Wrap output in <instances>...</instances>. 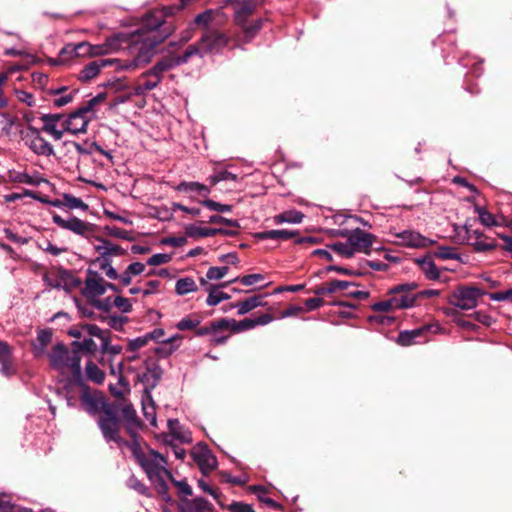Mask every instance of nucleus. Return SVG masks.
Here are the masks:
<instances>
[{"label":"nucleus","mask_w":512,"mask_h":512,"mask_svg":"<svg viewBox=\"0 0 512 512\" xmlns=\"http://www.w3.org/2000/svg\"><path fill=\"white\" fill-rule=\"evenodd\" d=\"M73 349L80 352L94 353L97 350V344L92 338H84L82 341H74L72 344Z\"/></svg>","instance_id":"6e6d98bb"},{"label":"nucleus","mask_w":512,"mask_h":512,"mask_svg":"<svg viewBox=\"0 0 512 512\" xmlns=\"http://www.w3.org/2000/svg\"><path fill=\"white\" fill-rule=\"evenodd\" d=\"M227 323L228 322H227L226 318H221V319L212 321L205 326H202L199 328L197 327L195 334L197 336H205V335L212 336L213 332H216L217 329L219 330V329H222L223 327H226Z\"/></svg>","instance_id":"09e8293b"},{"label":"nucleus","mask_w":512,"mask_h":512,"mask_svg":"<svg viewBox=\"0 0 512 512\" xmlns=\"http://www.w3.org/2000/svg\"><path fill=\"white\" fill-rule=\"evenodd\" d=\"M120 59H97L86 64L79 72L78 79L81 82H89L99 75L101 70L107 66H114L115 69Z\"/></svg>","instance_id":"6ab92c4d"},{"label":"nucleus","mask_w":512,"mask_h":512,"mask_svg":"<svg viewBox=\"0 0 512 512\" xmlns=\"http://www.w3.org/2000/svg\"><path fill=\"white\" fill-rule=\"evenodd\" d=\"M333 235L346 238L353 252L369 254L376 240L375 235L360 229L357 225L352 228H338L333 230Z\"/></svg>","instance_id":"423d86ee"},{"label":"nucleus","mask_w":512,"mask_h":512,"mask_svg":"<svg viewBox=\"0 0 512 512\" xmlns=\"http://www.w3.org/2000/svg\"><path fill=\"white\" fill-rule=\"evenodd\" d=\"M474 210L478 214L479 221L483 226L492 228L504 225L505 219L503 216L494 215L482 206H475Z\"/></svg>","instance_id":"2f4dec72"},{"label":"nucleus","mask_w":512,"mask_h":512,"mask_svg":"<svg viewBox=\"0 0 512 512\" xmlns=\"http://www.w3.org/2000/svg\"><path fill=\"white\" fill-rule=\"evenodd\" d=\"M332 220L335 224L339 225V228H352L360 222L359 217L345 214H335Z\"/></svg>","instance_id":"3c124183"},{"label":"nucleus","mask_w":512,"mask_h":512,"mask_svg":"<svg viewBox=\"0 0 512 512\" xmlns=\"http://www.w3.org/2000/svg\"><path fill=\"white\" fill-rule=\"evenodd\" d=\"M106 292V281L96 271L87 270L86 279L82 288V295L90 302L104 295Z\"/></svg>","instance_id":"dca6fc26"},{"label":"nucleus","mask_w":512,"mask_h":512,"mask_svg":"<svg viewBox=\"0 0 512 512\" xmlns=\"http://www.w3.org/2000/svg\"><path fill=\"white\" fill-rule=\"evenodd\" d=\"M78 384L81 405L88 414L100 415L107 407L112 406V404L107 403L100 394L92 392L91 389L83 383L82 378Z\"/></svg>","instance_id":"f8f14e48"},{"label":"nucleus","mask_w":512,"mask_h":512,"mask_svg":"<svg viewBox=\"0 0 512 512\" xmlns=\"http://www.w3.org/2000/svg\"><path fill=\"white\" fill-rule=\"evenodd\" d=\"M229 270L230 268L227 265L221 267H210L206 272V278H201L200 283L204 286L207 284L208 280H220L228 274Z\"/></svg>","instance_id":"de8ad7c7"},{"label":"nucleus","mask_w":512,"mask_h":512,"mask_svg":"<svg viewBox=\"0 0 512 512\" xmlns=\"http://www.w3.org/2000/svg\"><path fill=\"white\" fill-rule=\"evenodd\" d=\"M128 487L138 492L140 495L150 497L151 492L150 489L139 479L136 477H131L128 480Z\"/></svg>","instance_id":"69168bd1"},{"label":"nucleus","mask_w":512,"mask_h":512,"mask_svg":"<svg viewBox=\"0 0 512 512\" xmlns=\"http://www.w3.org/2000/svg\"><path fill=\"white\" fill-rule=\"evenodd\" d=\"M254 237L259 240H289L292 238L295 239V243L302 244V243H314L315 240L313 237H299L297 231L287 230V229H280V230H268V231H262L255 233Z\"/></svg>","instance_id":"aec40b11"},{"label":"nucleus","mask_w":512,"mask_h":512,"mask_svg":"<svg viewBox=\"0 0 512 512\" xmlns=\"http://www.w3.org/2000/svg\"><path fill=\"white\" fill-rule=\"evenodd\" d=\"M224 508L230 512H255L252 505L240 501H233L229 505H225Z\"/></svg>","instance_id":"774afa93"},{"label":"nucleus","mask_w":512,"mask_h":512,"mask_svg":"<svg viewBox=\"0 0 512 512\" xmlns=\"http://www.w3.org/2000/svg\"><path fill=\"white\" fill-rule=\"evenodd\" d=\"M205 53H203L200 40L196 44H192L186 48L184 53L182 55H168L165 56V60L168 62V64H171V68H175L179 65H182L186 63L192 56L200 55L203 56Z\"/></svg>","instance_id":"a878e982"},{"label":"nucleus","mask_w":512,"mask_h":512,"mask_svg":"<svg viewBox=\"0 0 512 512\" xmlns=\"http://www.w3.org/2000/svg\"><path fill=\"white\" fill-rule=\"evenodd\" d=\"M162 376V371L160 367L154 366L152 368H148L145 373L141 376V381L150 386V388H154L159 382Z\"/></svg>","instance_id":"8fccbe9b"},{"label":"nucleus","mask_w":512,"mask_h":512,"mask_svg":"<svg viewBox=\"0 0 512 512\" xmlns=\"http://www.w3.org/2000/svg\"><path fill=\"white\" fill-rule=\"evenodd\" d=\"M181 512H213L212 503L202 497L193 499H182L180 504Z\"/></svg>","instance_id":"bb28decb"},{"label":"nucleus","mask_w":512,"mask_h":512,"mask_svg":"<svg viewBox=\"0 0 512 512\" xmlns=\"http://www.w3.org/2000/svg\"><path fill=\"white\" fill-rule=\"evenodd\" d=\"M256 0H243L239 1L234 8V21L238 26H244L247 23L248 17L253 14L256 9Z\"/></svg>","instance_id":"c85d7f7f"},{"label":"nucleus","mask_w":512,"mask_h":512,"mask_svg":"<svg viewBox=\"0 0 512 512\" xmlns=\"http://www.w3.org/2000/svg\"><path fill=\"white\" fill-rule=\"evenodd\" d=\"M40 120L43 123L41 131L47 133L56 141L63 137L65 133L64 127L62 126V121L64 120L63 114H43Z\"/></svg>","instance_id":"4be33fe9"},{"label":"nucleus","mask_w":512,"mask_h":512,"mask_svg":"<svg viewBox=\"0 0 512 512\" xmlns=\"http://www.w3.org/2000/svg\"><path fill=\"white\" fill-rule=\"evenodd\" d=\"M326 292L328 294H333L338 291H344L349 289L352 286V282L343 281V280H332L329 282H325Z\"/></svg>","instance_id":"052dcab7"},{"label":"nucleus","mask_w":512,"mask_h":512,"mask_svg":"<svg viewBox=\"0 0 512 512\" xmlns=\"http://www.w3.org/2000/svg\"><path fill=\"white\" fill-rule=\"evenodd\" d=\"M465 232L466 243L473 247L476 252H487L497 247L496 239L485 235L478 229H473L467 220L462 227Z\"/></svg>","instance_id":"4468645a"},{"label":"nucleus","mask_w":512,"mask_h":512,"mask_svg":"<svg viewBox=\"0 0 512 512\" xmlns=\"http://www.w3.org/2000/svg\"><path fill=\"white\" fill-rule=\"evenodd\" d=\"M129 450L158 495L165 502H170L172 499L167 478H171V471L168 469L167 458L147 445H141L140 440L131 441Z\"/></svg>","instance_id":"f257e3e1"},{"label":"nucleus","mask_w":512,"mask_h":512,"mask_svg":"<svg viewBox=\"0 0 512 512\" xmlns=\"http://www.w3.org/2000/svg\"><path fill=\"white\" fill-rule=\"evenodd\" d=\"M265 296H267V294L254 295L252 297L246 298L243 301L234 304L233 307L237 308L238 315H245L257 307L264 306L266 304L263 301Z\"/></svg>","instance_id":"473e14b6"},{"label":"nucleus","mask_w":512,"mask_h":512,"mask_svg":"<svg viewBox=\"0 0 512 512\" xmlns=\"http://www.w3.org/2000/svg\"><path fill=\"white\" fill-rule=\"evenodd\" d=\"M305 215L296 209H290L283 211L282 213H279L273 217V222L276 225H280L283 223H290V224H299L303 221Z\"/></svg>","instance_id":"c9c22d12"},{"label":"nucleus","mask_w":512,"mask_h":512,"mask_svg":"<svg viewBox=\"0 0 512 512\" xmlns=\"http://www.w3.org/2000/svg\"><path fill=\"white\" fill-rule=\"evenodd\" d=\"M124 41L123 35H114L112 37L106 38L103 42L105 49H107V55L117 52L122 47V42Z\"/></svg>","instance_id":"bf43d9fd"},{"label":"nucleus","mask_w":512,"mask_h":512,"mask_svg":"<svg viewBox=\"0 0 512 512\" xmlns=\"http://www.w3.org/2000/svg\"><path fill=\"white\" fill-rule=\"evenodd\" d=\"M198 487L205 493L211 495L217 502V504L221 507H225V503L223 501V494L216 488H212L206 481L200 479L198 480Z\"/></svg>","instance_id":"603ef678"},{"label":"nucleus","mask_w":512,"mask_h":512,"mask_svg":"<svg viewBox=\"0 0 512 512\" xmlns=\"http://www.w3.org/2000/svg\"><path fill=\"white\" fill-rule=\"evenodd\" d=\"M77 392H79V384L72 377H67L65 384L61 388V394L64 395L67 405L74 407L77 402Z\"/></svg>","instance_id":"f704fd0d"},{"label":"nucleus","mask_w":512,"mask_h":512,"mask_svg":"<svg viewBox=\"0 0 512 512\" xmlns=\"http://www.w3.org/2000/svg\"><path fill=\"white\" fill-rule=\"evenodd\" d=\"M230 41L225 33L208 30L200 38V45L203 53H218L224 49Z\"/></svg>","instance_id":"a211bd4d"},{"label":"nucleus","mask_w":512,"mask_h":512,"mask_svg":"<svg viewBox=\"0 0 512 512\" xmlns=\"http://www.w3.org/2000/svg\"><path fill=\"white\" fill-rule=\"evenodd\" d=\"M432 327V325H424L416 329L401 331L397 336V343L401 346H411L425 342L427 333Z\"/></svg>","instance_id":"5701e85b"},{"label":"nucleus","mask_w":512,"mask_h":512,"mask_svg":"<svg viewBox=\"0 0 512 512\" xmlns=\"http://www.w3.org/2000/svg\"><path fill=\"white\" fill-rule=\"evenodd\" d=\"M85 373L88 380L95 384H102L105 380V373L92 361H89L85 366Z\"/></svg>","instance_id":"49530a36"},{"label":"nucleus","mask_w":512,"mask_h":512,"mask_svg":"<svg viewBox=\"0 0 512 512\" xmlns=\"http://www.w3.org/2000/svg\"><path fill=\"white\" fill-rule=\"evenodd\" d=\"M328 247L343 258H352L355 255L347 240L345 242L333 243Z\"/></svg>","instance_id":"5fc2aeb1"},{"label":"nucleus","mask_w":512,"mask_h":512,"mask_svg":"<svg viewBox=\"0 0 512 512\" xmlns=\"http://www.w3.org/2000/svg\"><path fill=\"white\" fill-rule=\"evenodd\" d=\"M94 248L99 254V257L109 258V256H117L123 253V249L119 245L106 239H99V243L96 244Z\"/></svg>","instance_id":"e433bc0d"},{"label":"nucleus","mask_w":512,"mask_h":512,"mask_svg":"<svg viewBox=\"0 0 512 512\" xmlns=\"http://www.w3.org/2000/svg\"><path fill=\"white\" fill-rule=\"evenodd\" d=\"M168 427H169V430L171 432V434L173 435L174 438L182 441V442H189L190 441V436L189 435H185L184 433L181 432V428H180V424H179V421L177 419H170L168 420Z\"/></svg>","instance_id":"680f3d73"},{"label":"nucleus","mask_w":512,"mask_h":512,"mask_svg":"<svg viewBox=\"0 0 512 512\" xmlns=\"http://www.w3.org/2000/svg\"><path fill=\"white\" fill-rule=\"evenodd\" d=\"M104 100V95L99 94L90 99L84 106L80 107L68 117H64L62 126L65 132L77 135L79 133H85L87 126L90 121L89 114H93L94 107Z\"/></svg>","instance_id":"39448f33"},{"label":"nucleus","mask_w":512,"mask_h":512,"mask_svg":"<svg viewBox=\"0 0 512 512\" xmlns=\"http://www.w3.org/2000/svg\"><path fill=\"white\" fill-rule=\"evenodd\" d=\"M21 137L34 154L46 157L54 154L53 146L41 135V130L29 125L21 132Z\"/></svg>","instance_id":"9d476101"},{"label":"nucleus","mask_w":512,"mask_h":512,"mask_svg":"<svg viewBox=\"0 0 512 512\" xmlns=\"http://www.w3.org/2000/svg\"><path fill=\"white\" fill-rule=\"evenodd\" d=\"M19 183L27 184L31 186H39L45 180L39 174L30 175L28 173H20L17 176Z\"/></svg>","instance_id":"0e129e2a"},{"label":"nucleus","mask_w":512,"mask_h":512,"mask_svg":"<svg viewBox=\"0 0 512 512\" xmlns=\"http://www.w3.org/2000/svg\"><path fill=\"white\" fill-rule=\"evenodd\" d=\"M395 302V299L391 295L390 298L386 300H382L372 304L371 309L376 312H392L398 310Z\"/></svg>","instance_id":"13d9d810"},{"label":"nucleus","mask_w":512,"mask_h":512,"mask_svg":"<svg viewBox=\"0 0 512 512\" xmlns=\"http://www.w3.org/2000/svg\"><path fill=\"white\" fill-rule=\"evenodd\" d=\"M229 283H231V282L229 281V282L223 283L219 286H211L208 289L209 293H208V297L206 299L207 305L216 306L221 301L230 299V295H228L220 290V288L227 287Z\"/></svg>","instance_id":"58836bf2"},{"label":"nucleus","mask_w":512,"mask_h":512,"mask_svg":"<svg viewBox=\"0 0 512 512\" xmlns=\"http://www.w3.org/2000/svg\"><path fill=\"white\" fill-rule=\"evenodd\" d=\"M46 286L54 289H63L67 292L79 287L81 281L70 270L62 267H52L43 275Z\"/></svg>","instance_id":"6e6552de"},{"label":"nucleus","mask_w":512,"mask_h":512,"mask_svg":"<svg viewBox=\"0 0 512 512\" xmlns=\"http://www.w3.org/2000/svg\"><path fill=\"white\" fill-rule=\"evenodd\" d=\"M164 41V36L143 37L133 34L129 43L130 60H120L116 71H133L146 65L155 54L156 47Z\"/></svg>","instance_id":"f03ea898"},{"label":"nucleus","mask_w":512,"mask_h":512,"mask_svg":"<svg viewBox=\"0 0 512 512\" xmlns=\"http://www.w3.org/2000/svg\"><path fill=\"white\" fill-rule=\"evenodd\" d=\"M63 203L64 207H67L71 210L80 209L86 211L89 208L88 204L83 202L82 199L67 193L63 194Z\"/></svg>","instance_id":"864d4df0"},{"label":"nucleus","mask_w":512,"mask_h":512,"mask_svg":"<svg viewBox=\"0 0 512 512\" xmlns=\"http://www.w3.org/2000/svg\"><path fill=\"white\" fill-rule=\"evenodd\" d=\"M50 367L59 372L63 377H72L80 382L82 377L81 356L78 351L69 350L63 343L53 346L48 354Z\"/></svg>","instance_id":"7ed1b4c3"},{"label":"nucleus","mask_w":512,"mask_h":512,"mask_svg":"<svg viewBox=\"0 0 512 512\" xmlns=\"http://www.w3.org/2000/svg\"><path fill=\"white\" fill-rule=\"evenodd\" d=\"M171 64L163 57L148 71L142 73L137 80L134 91L135 94L145 95L148 91L153 90L161 82L165 72L171 70Z\"/></svg>","instance_id":"0eeeda50"},{"label":"nucleus","mask_w":512,"mask_h":512,"mask_svg":"<svg viewBox=\"0 0 512 512\" xmlns=\"http://www.w3.org/2000/svg\"><path fill=\"white\" fill-rule=\"evenodd\" d=\"M83 331L89 336L100 340V349H107V340L110 335L109 330H103L95 324H87L83 326Z\"/></svg>","instance_id":"ea45409f"},{"label":"nucleus","mask_w":512,"mask_h":512,"mask_svg":"<svg viewBox=\"0 0 512 512\" xmlns=\"http://www.w3.org/2000/svg\"><path fill=\"white\" fill-rule=\"evenodd\" d=\"M417 288L416 283L397 285L389 290V294L395 299L398 310L411 308L416 304L417 296L411 293Z\"/></svg>","instance_id":"f3484780"},{"label":"nucleus","mask_w":512,"mask_h":512,"mask_svg":"<svg viewBox=\"0 0 512 512\" xmlns=\"http://www.w3.org/2000/svg\"><path fill=\"white\" fill-rule=\"evenodd\" d=\"M135 34L143 37L164 36V40H166L171 34V27L166 26L163 14L155 11L145 16L141 28Z\"/></svg>","instance_id":"1a4fd4ad"},{"label":"nucleus","mask_w":512,"mask_h":512,"mask_svg":"<svg viewBox=\"0 0 512 512\" xmlns=\"http://www.w3.org/2000/svg\"><path fill=\"white\" fill-rule=\"evenodd\" d=\"M250 490L257 496L258 500L266 506L274 510H279L282 508L281 504L266 495L267 490L263 486L254 485L250 487Z\"/></svg>","instance_id":"a19ab883"},{"label":"nucleus","mask_w":512,"mask_h":512,"mask_svg":"<svg viewBox=\"0 0 512 512\" xmlns=\"http://www.w3.org/2000/svg\"><path fill=\"white\" fill-rule=\"evenodd\" d=\"M227 325L226 327H223L222 329H217L216 332H213L212 337L210 338V343L212 345L218 346L222 345L227 342V340L230 338L231 334L234 333L232 331L233 322L230 321V319L226 318Z\"/></svg>","instance_id":"79ce46f5"},{"label":"nucleus","mask_w":512,"mask_h":512,"mask_svg":"<svg viewBox=\"0 0 512 512\" xmlns=\"http://www.w3.org/2000/svg\"><path fill=\"white\" fill-rule=\"evenodd\" d=\"M175 190L179 192H195L204 198L208 197L211 192L208 186L193 181H182L175 187Z\"/></svg>","instance_id":"4c0bfd02"},{"label":"nucleus","mask_w":512,"mask_h":512,"mask_svg":"<svg viewBox=\"0 0 512 512\" xmlns=\"http://www.w3.org/2000/svg\"><path fill=\"white\" fill-rule=\"evenodd\" d=\"M208 181L210 182V184L212 186L216 185L217 183H219L221 181H233V182H236L237 181V175L233 174L232 172H230L228 170H221V171L215 172L213 175H211L208 178Z\"/></svg>","instance_id":"4d7b16f0"},{"label":"nucleus","mask_w":512,"mask_h":512,"mask_svg":"<svg viewBox=\"0 0 512 512\" xmlns=\"http://www.w3.org/2000/svg\"><path fill=\"white\" fill-rule=\"evenodd\" d=\"M52 341L51 329H41L37 332L36 340L32 342V352L36 358L46 355L47 347Z\"/></svg>","instance_id":"cd10ccee"},{"label":"nucleus","mask_w":512,"mask_h":512,"mask_svg":"<svg viewBox=\"0 0 512 512\" xmlns=\"http://www.w3.org/2000/svg\"><path fill=\"white\" fill-rule=\"evenodd\" d=\"M98 427L107 443L114 442L119 448H130L131 441L120 436L121 422L114 405L107 407L97 420Z\"/></svg>","instance_id":"20e7f679"},{"label":"nucleus","mask_w":512,"mask_h":512,"mask_svg":"<svg viewBox=\"0 0 512 512\" xmlns=\"http://www.w3.org/2000/svg\"><path fill=\"white\" fill-rule=\"evenodd\" d=\"M193 458L204 475H208L217 468L218 462L216 457L206 447L195 451Z\"/></svg>","instance_id":"393cba45"},{"label":"nucleus","mask_w":512,"mask_h":512,"mask_svg":"<svg viewBox=\"0 0 512 512\" xmlns=\"http://www.w3.org/2000/svg\"><path fill=\"white\" fill-rule=\"evenodd\" d=\"M52 221L58 227L84 238H89L94 233V224L73 215L63 218L55 213L52 216Z\"/></svg>","instance_id":"ddd939ff"},{"label":"nucleus","mask_w":512,"mask_h":512,"mask_svg":"<svg viewBox=\"0 0 512 512\" xmlns=\"http://www.w3.org/2000/svg\"><path fill=\"white\" fill-rule=\"evenodd\" d=\"M484 291L477 287L462 286L456 289L449 297V303L462 310H470L477 306L478 300Z\"/></svg>","instance_id":"9b49d317"},{"label":"nucleus","mask_w":512,"mask_h":512,"mask_svg":"<svg viewBox=\"0 0 512 512\" xmlns=\"http://www.w3.org/2000/svg\"><path fill=\"white\" fill-rule=\"evenodd\" d=\"M220 230L210 227H201L197 225H188L185 229L186 235L191 238L197 237H213L218 234Z\"/></svg>","instance_id":"37998d69"},{"label":"nucleus","mask_w":512,"mask_h":512,"mask_svg":"<svg viewBox=\"0 0 512 512\" xmlns=\"http://www.w3.org/2000/svg\"><path fill=\"white\" fill-rule=\"evenodd\" d=\"M14 125L13 118L6 113L0 114V137L8 136Z\"/></svg>","instance_id":"338daca9"},{"label":"nucleus","mask_w":512,"mask_h":512,"mask_svg":"<svg viewBox=\"0 0 512 512\" xmlns=\"http://www.w3.org/2000/svg\"><path fill=\"white\" fill-rule=\"evenodd\" d=\"M273 320H274L273 316L270 315L269 313L261 314L260 316H258L256 318H245L240 321L230 319V321L233 322V324H231V326H232V331L234 333H239L242 331L250 330L257 326H264V325L269 324Z\"/></svg>","instance_id":"b1692460"},{"label":"nucleus","mask_w":512,"mask_h":512,"mask_svg":"<svg viewBox=\"0 0 512 512\" xmlns=\"http://www.w3.org/2000/svg\"><path fill=\"white\" fill-rule=\"evenodd\" d=\"M49 93L55 96L52 100L53 106L60 108L72 102L76 92L69 91L68 87L62 86L60 88L50 89Z\"/></svg>","instance_id":"72a5a7b5"},{"label":"nucleus","mask_w":512,"mask_h":512,"mask_svg":"<svg viewBox=\"0 0 512 512\" xmlns=\"http://www.w3.org/2000/svg\"><path fill=\"white\" fill-rule=\"evenodd\" d=\"M199 203L211 211L222 212V213L232 211L231 205L221 204V203H218L211 199H204V200L199 201Z\"/></svg>","instance_id":"e2e57ef3"},{"label":"nucleus","mask_w":512,"mask_h":512,"mask_svg":"<svg viewBox=\"0 0 512 512\" xmlns=\"http://www.w3.org/2000/svg\"><path fill=\"white\" fill-rule=\"evenodd\" d=\"M65 53L73 54L75 57H90L89 43L68 44L61 50V54Z\"/></svg>","instance_id":"a18cd8bd"},{"label":"nucleus","mask_w":512,"mask_h":512,"mask_svg":"<svg viewBox=\"0 0 512 512\" xmlns=\"http://www.w3.org/2000/svg\"><path fill=\"white\" fill-rule=\"evenodd\" d=\"M121 412L124 418L126 431L131 437V441H139L143 424L137 417L135 409L131 404H125L123 405Z\"/></svg>","instance_id":"412c9836"},{"label":"nucleus","mask_w":512,"mask_h":512,"mask_svg":"<svg viewBox=\"0 0 512 512\" xmlns=\"http://www.w3.org/2000/svg\"><path fill=\"white\" fill-rule=\"evenodd\" d=\"M198 289L195 280L191 277H183L176 281L175 292L176 294L183 296L188 293L196 292Z\"/></svg>","instance_id":"c03bdc74"},{"label":"nucleus","mask_w":512,"mask_h":512,"mask_svg":"<svg viewBox=\"0 0 512 512\" xmlns=\"http://www.w3.org/2000/svg\"><path fill=\"white\" fill-rule=\"evenodd\" d=\"M394 237V244L407 248H427L435 244L434 240H431L417 231L414 230H403L400 232H391Z\"/></svg>","instance_id":"2eb2a0df"},{"label":"nucleus","mask_w":512,"mask_h":512,"mask_svg":"<svg viewBox=\"0 0 512 512\" xmlns=\"http://www.w3.org/2000/svg\"><path fill=\"white\" fill-rule=\"evenodd\" d=\"M415 263L419 266L420 271L429 280H438L440 271L437 268L431 255H425L415 259Z\"/></svg>","instance_id":"7c9ffc66"},{"label":"nucleus","mask_w":512,"mask_h":512,"mask_svg":"<svg viewBox=\"0 0 512 512\" xmlns=\"http://www.w3.org/2000/svg\"><path fill=\"white\" fill-rule=\"evenodd\" d=\"M15 372L11 348L6 342L0 341V373L5 376H11Z\"/></svg>","instance_id":"c756f323"}]
</instances>
